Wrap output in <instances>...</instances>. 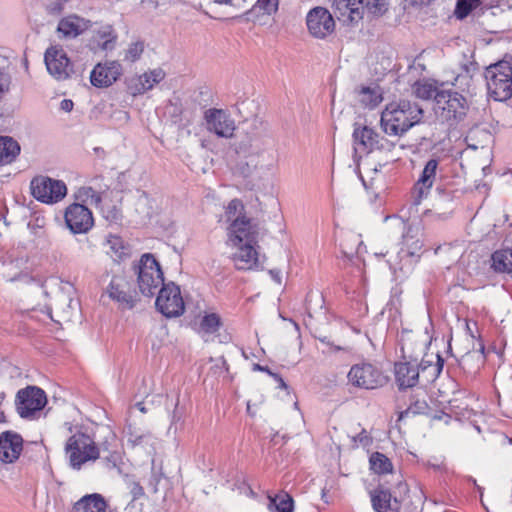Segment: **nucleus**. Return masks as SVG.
Returning <instances> with one entry per match:
<instances>
[{
	"label": "nucleus",
	"mask_w": 512,
	"mask_h": 512,
	"mask_svg": "<svg viewBox=\"0 0 512 512\" xmlns=\"http://www.w3.org/2000/svg\"><path fill=\"white\" fill-rule=\"evenodd\" d=\"M116 444V435L108 430L105 441L99 445L87 434L76 433L70 436L65 445V453L69 466L73 470H81L86 464L95 462L100 452H113Z\"/></svg>",
	"instance_id": "obj_1"
},
{
	"label": "nucleus",
	"mask_w": 512,
	"mask_h": 512,
	"mask_svg": "<svg viewBox=\"0 0 512 512\" xmlns=\"http://www.w3.org/2000/svg\"><path fill=\"white\" fill-rule=\"evenodd\" d=\"M423 109L416 102L400 100L386 106L381 114L382 130L390 136H402L411 127L421 122Z\"/></svg>",
	"instance_id": "obj_2"
},
{
	"label": "nucleus",
	"mask_w": 512,
	"mask_h": 512,
	"mask_svg": "<svg viewBox=\"0 0 512 512\" xmlns=\"http://www.w3.org/2000/svg\"><path fill=\"white\" fill-rule=\"evenodd\" d=\"M435 114L437 118L453 127L463 121L469 109L466 98L452 90H442L436 94Z\"/></svg>",
	"instance_id": "obj_3"
},
{
	"label": "nucleus",
	"mask_w": 512,
	"mask_h": 512,
	"mask_svg": "<svg viewBox=\"0 0 512 512\" xmlns=\"http://www.w3.org/2000/svg\"><path fill=\"white\" fill-rule=\"evenodd\" d=\"M485 80L489 95L496 101H505L512 96V66L500 61L486 68Z\"/></svg>",
	"instance_id": "obj_4"
},
{
	"label": "nucleus",
	"mask_w": 512,
	"mask_h": 512,
	"mask_svg": "<svg viewBox=\"0 0 512 512\" xmlns=\"http://www.w3.org/2000/svg\"><path fill=\"white\" fill-rule=\"evenodd\" d=\"M135 271L137 273L139 290L145 296H153L158 288L164 284V276L160 264L150 253L141 256Z\"/></svg>",
	"instance_id": "obj_5"
},
{
	"label": "nucleus",
	"mask_w": 512,
	"mask_h": 512,
	"mask_svg": "<svg viewBox=\"0 0 512 512\" xmlns=\"http://www.w3.org/2000/svg\"><path fill=\"white\" fill-rule=\"evenodd\" d=\"M30 189L32 196L45 204L58 203L67 195V186L63 181L43 175L31 180Z\"/></svg>",
	"instance_id": "obj_6"
},
{
	"label": "nucleus",
	"mask_w": 512,
	"mask_h": 512,
	"mask_svg": "<svg viewBox=\"0 0 512 512\" xmlns=\"http://www.w3.org/2000/svg\"><path fill=\"white\" fill-rule=\"evenodd\" d=\"M347 379L352 386L366 390L382 387L388 381L382 371L370 363L353 365L347 374Z\"/></svg>",
	"instance_id": "obj_7"
},
{
	"label": "nucleus",
	"mask_w": 512,
	"mask_h": 512,
	"mask_svg": "<svg viewBox=\"0 0 512 512\" xmlns=\"http://www.w3.org/2000/svg\"><path fill=\"white\" fill-rule=\"evenodd\" d=\"M157 310L167 318L178 317L185 311L180 287L173 282L163 284L155 301Z\"/></svg>",
	"instance_id": "obj_8"
},
{
	"label": "nucleus",
	"mask_w": 512,
	"mask_h": 512,
	"mask_svg": "<svg viewBox=\"0 0 512 512\" xmlns=\"http://www.w3.org/2000/svg\"><path fill=\"white\" fill-rule=\"evenodd\" d=\"M205 128L219 138L231 139L235 135L236 123L224 109L209 108L204 112Z\"/></svg>",
	"instance_id": "obj_9"
},
{
	"label": "nucleus",
	"mask_w": 512,
	"mask_h": 512,
	"mask_svg": "<svg viewBox=\"0 0 512 512\" xmlns=\"http://www.w3.org/2000/svg\"><path fill=\"white\" fill-rule=\"evenodd\" d=\"M353 140L355 149L363 152L390 151L394 147L392 142L381 136L373 128L357 123L354 125Z\"/></svg>",
	"instance_id": "obj_10"
},
{
	"label": "nucleus",
	"mask_w": 512,
	"mask_h": 512,
	"mask_svg": "<svg viewBox=\"0 0 512 512\" xmlns=\"http://www.w3.org/2000/svg\"><path fill=\"white\" fill-rule=\"evenodd\" d=\"M46 403L45 392L36 386L19 390L16 396L17 411L22 418L33 417L44 408Z\"/></svg>",
	"instance_id": "obj_11"
},
{
	"label": "nucleus",
	"mask_w": 512,
	"mask_h": 512,
	"mask_svg": "<svg viewBox=\"0 0 512 512\" xmlns=\"http://www.w3.org/2000/svg\"><path fill=\"white\" fill-rule=\"evenodd\" d=\"M73 291L74 288L69 283H65L60 287L51 304L47 307V313L51 319L57 322L71 320L77 304L72 298Z\"/></svg>",
	"instance_id": "obj_12"
},
{
	"label": "nucleus",
	"mask_w": 512,
	"mask_h": 512,
	"mask_svg": "<svg viewBox=\"0 0 512 512\" xmlns=\"http://www.w3.org/2000/svg\"><path fill=\"white\" fill-rule=\"evenodd\" d=\"M65 223L73 234L87 233L94 226L92 212L84 205L73 203L64 214Z\"/></svg>",
	"instance_id": "obj_13"
},
{
	"label": "nucleus",
	"mask_w": 512,
	"mask_h": 512,
	"mask_svg": "<svg viewBox=\"0 0 512 512\" xmlns=\"http://www.w3.org/2000/svg\"><path fill=\"white\" fill-rule=\"evenodd\" d=\"M48 72L57 80L67 79L73 66L64 49L60 46L49 47L44 55Z\"/></svg>",
	"instance_id": "obj_14"
},
{
	"label": "nucleus",
	"mask_w": 512,
	"mask_h": 512,
	"mask_svg": "<svg viewBox=\"0 0 512 512\" xmlns=\"http://www.w3.org/2000/svg\"><path fill=\"white\" fill-rule=\"evenodd\" d=\"M306 24L309 33L319 39H323L333 33L335 21L331 13L323 7L311 9L306 17Z\"/></svg>",
	"instance_id": "obj_15"
},
{
	"label": "nucleus",
	"mask_w": 512,
	"mask_h": 512,
	"mask_svg": "<svg viewBox=\"0 0 512 512\" xmlns=\"http://www.w3.org/2000/svg\"><path fill=\"white\" fill-rule=\"evenodd\" d=\"M407 347L402 346L403 358L402 362L395 363L394 373L396 383L399 389L412 388L418 384L420 371L418 369L417 358L412 355H406Z\"/></svg>",
	"instance_id": "obj_16"
},
{
	"label": "nucleus",
	"mask_w": 512,
	"mask_h": 512,
	"mask_svg": "<svg viewBox=\"0 0 512 512\" xmlns=\"http://www.w3.org/2000/svg\"><path fill=\"white\" fill-rule=\"evenodd\" d=\"M106 293L123 309H132L137 302L135 294L129 289L127 280L120 275L112 277Z\"/></svg>",
	"instance_id": "obj_17"
},
{
	"label": "nucleus",
	"mask_w": 512,
	"mask_h": 512,
	"mask_svg": "<svg viewBox=\"0 0 512 512\" xmlns=\"http://www.w3.org/2000/svg\"><path fill=\"white\" fill-rule=\"evenodd\" d=\"M23 450V438L20 434L8 430L0 433V461L15 463Z\"/></svg>",
	"instance_id": "obj_18"
},
{
	"label": "nucleus",
	"mask_w": 512,
	"mask_h": 512,
	"mask_svg": "<svg viewBox=\"0 0 512 512\" xmlns=\"http://www.w3.org/2000/svg\"><path fill=\"white\" fill-rule=\"evenodd\" d=\"M122 67L117 61L98 63L90 74L91 84L95 87H109L121 75Z\"/></svg>",
	"instance_id": "obj_19"
},
{
	"label": "nucleus",
	"mask_w": 512,
	"mask_h": 512,
	"mask_svg": "<svg viewBox=\"0 0 512 512\" xmlns=\"http://www.w3.org/2000/svg\"><path fill=\"white\" fill-rule=\"evenodd\" d=\"M438 160L430 159L425 164L422 173L412 190L413 202L419 205L423 198H426L436 179Z\"/></svg>",
	"instance_id": "obj_20"
},
{
	"label": "nucleus",
	"mask_w": 512,
	"mask_h": 512,
	"mask_svg": "<svg viewBox=\"0 0 512 512\" xmlns=\"http://www.w3.org/2000/svg\"><path fill=\"white\" fill-rule=\"evenodd\" d=\"M92 27L90 20L76 14L63 17L57 26V33L60 38L74 39Z\"/></svg>",
	"instance_id": "obj_21"
},
{
	"label": "nucleus",
	"mask_w": 512,
	"mask_h": 512,
	"mask_svg": "<svg viewBox=\"0 0 512 512\" xmlns=\"http://www.w3.org/2000/svg\"><path fill=\"white\" fill-rule=\"evenodd\" d=\"M228 244L239 245L244 243H256V231L254 230L251 220L245 218L236 220L227 227Z\"/></svg>",
	"instance_id": "obj_22"
},
{
	"label": "nucleus",
	"mask_w": 512,
	"mask_h": 512,
	"mask_svg": "<svg viewBox=\"0 0 512 512\" xmlns=\"http://www.w3.org/2000/svg\"><path fill=\"white\" fill-rule=\"evenodd\" d=\"M117 33L112 25L103 24L93 29L89 47L93 51H111L115 48Z\"/></svg>",
	"instance_id": "obj_23"
},
{
	"label": "nucleus",
	"mask_w": 512,
	"mask_h": 512,
	"mask_svg": "<svg viewBox=\"0 0 512 512\" xmlns=\"http://www.w3.org/2000/svg\"><path fill=\"white\" fill-rule=\"evenodd\" d=\"M334 13L344 23L358 22L363 17L361 0H334Z\"/></svg>",
	"instance_id": "obj_24"
},
{
	"label": "nucleus",
	"mask_w": 512,
	"mask_h": 512,
	"mask_svg": "<svg viewBox=\"0 0 512 512\" xmlns=\"http://www.w3.org/2000/svg\"><path fill=\"white\" fill-rule=\"evenodd\" d=\"M256 243H244L232 245L235 250L232 253L234 265L239 270H250L257 266L258 253L255 249Z\"/></svg>",
	"instance_id": "obj_25"
},
{
	"label": "nucleus",
	"mask_w": 512,
	"mask_h": 512,
	"mask_svg": "<svg viewBox=\"0 0 512 512\" xmlns=\"http://www.w3.org/2000/svg\"><path fill=\"white\" fill-rule=\"evenodd\" d=\"M165 77V72L161 68L153 69L137 77L136 84L130 86L133 95L142 94L151 90L156 84L160 83Z\"/></svg>",
	"instance_id": "obj_26"
},
{
	"label": "nucleus",
	"mask_w": 512,
	"mask_h": 512,
	"mask_svg": "<svg viewBox=\"0 0 512 512\" xmlns=\"http://www.w3.org/2000/svg\"><path fill=\"white\" fill-rule=\"evenodd\" d=\"M107 502L101 494H87L73 505L71 512H106Z\"/></svg>",
	"instance_id": "obj_27"
},
{
	"label": "nucleus",
	"mask_w": 512,
	"mask_h": 512,
	"mask_svg": "<svg viewBox=\"0 0 512 512\" xmlns=\"http://www.w3.org/2000/svg\"><path fill=\"white\" fill-rule=\"evenodd\" d=\"M444 86V83H438L434 80H419L415 82L413 85V93L417 98L423 99V100H429L431 98H434L436 101V94H439L440 91L444 90L442 87Z\"/></svg>",
	"instance_id": "obj_28"
},
{
	"label": "nucleus",
	"mask_w": 512,
	"mask_h": 512,
	"mask_svg": "<svg viewBox=\"0 0 512 512\" xmlns=\"http://www.w3.org/2000/svg\"><path fill=\"white\" fill-rule=\"evenodd\" d=\"M107 254L114 261H122L130 256V248L117 235H108L106 238Z\"/></svg>",
	"instance_id": "obj_29"
},
{
	"label": "nucleus",
	"mask_w": 512,
	"mask_h": 512,
	"mask_svg": "<svg viewBox=\"0 0 512 512\" xmlns=\"http://www.w3.org/2000/svg\"><path fill=\"white\" fill-rule=\"evenodd\" d=\"M127 437L128 443L131 444L132 447L152 446L155 440L153 434L150 431L141 429L134 425H129L127 427Z\"/></svg>",
	"instance_id": "obj_30"
},
{
	"label": "nucleus",
	"mask_w": 512,
	"mask_h": 512,
	"mask_svg": "<svg viewBox=\"0 0 512 512\" xmlns=\"http://www.w3.org/2000/svg\"><path fill=\"white\" fill-rule=\"evenodd\" d=\"M20 153V146L17 141L8 136L0 137V164H9L15 160Z\"/></svg>",
	"instance_id": "obj_31"
},
{
	"label": "nucleus",
	"mask_w": 512,
	"mask_h": 512,
	"mask_svg": "<svg viewBox=\"0 0 512 512\" xmlns=\"http://www.w3.org/2000/svg\"><path fill=\"white\" fill-rule=\"evenodd\" d=\"M492 267L496 272L512 273V249L494 252L492 254Z\"/></svg>",
	"instance_id": "obj_32"
},
{
	"label": "nucleus",
	"mask_w": 512,
	"mask_h": 512,
	"mask_svg": "<svg viewBox=\"0 0 512 512\" xmlns=\"http://www.w3.org/2000/svg\"><path fill=\"white\" fill-rule=\"evenodd\" d=\"M269 510L271 512H293L294 501L287 493H280L275 496H269Z\"/></svg>",
	"instance_id": "obj_33"
},
{
	"label": "nucleus",
	"mask_w": 512,
	"mask_h": 512,
	"mask_svg": "<svg viewBox=\"0 0 512 512\" xmlns=\"http://www.w3.org/2000/svg\"><path fill=\"white\" fill-rule=\"evenodd\" d=\"M244 211L245 209L242 201L239 199H232L225 207L223 219L227 223L233 224L236 220L238 221L246 218Z\"/></svg>",
	"instance_id": "obj_34"
},
{
	"label": "nucleus",
	"mask_w": 512,
	"mask_h": 512,
	"mask_svg": "<svg viewBox=\"0 0 512 512\" xmlns=\"http://www.w3.org/2000/svg\"><path fill=\"white\" fill-rule=\"evenodd\" d=\"M369 463L370 468L377 474H387L393 470V464L390 459L380 452L372 453Z\"/></svg>",
	"instance_id": "obj_35"
},
{
	"label": "nucleus",
	"mask_w": 512,
	"mask_h": 512,
	"mask_svg": "<svg viewBox=\"0 0 512 512\" xmlns=\"http://www.w3.org/2000/svg\"><path fill=\"white\" fill-rule=\"evenodd\" d=\"M372 506L376 512H387L391 507V493L387 490H376L372 495Z\"/></svg>",
	"instance_id": "obj_36"
},
{
	"label": "nucleus",
	"mask_w": 512,
	"mask_h": 512,
	"mask_svg": "<svg viewBox=\"0 0 512 512\" xmlns=\"http://www.w3.org/2000/svg\"><path fill=\"white\" fill-rule=\"evenodd\" d=\"M360 102L370 108H374L381 101L382 97L377 89L370 87H362L359 91Z\"/></svg>",
	"instance_id": "obj_37"
},
{
	"label": "nucleus",
	"mask_w": 512,
	"mask_h": 512,
	"mask_svg": "<svg viewBox=\"0 0 512 512\" xmlns=\"http://www.w3.org/2000/svg\"><path fill=\"white\" fill-rule=\"evenodd\" d=\"M222 325L221 318L216 313H210L203 316L200 322V330L206 334L216 333Z\"/></svg>",
	"instance_id": "obj_38"
},
{
	"label": "nucleus",
	"mask_w": 512,
	"mask_h": 512,
	"mask_svg": "<svg viewBox=\"0 0 512 512\" xmlns=\"http://www.w3.org/2000/svg\"><path fill=\"white\" fill-rule=\"evenodd\" d=\"M444 365V360L441 356H437L436 365H431L430 367H422V369H419L420 376L426 381V382H433L435 381Z\"/></svg>",
	"instance_id": "obj_39"
},
{
	"label": "nucleus",
	"mask_w": 512,
	"mask_h": 512,
	"mask_svg": "<svg viewBox=\"0 0 512 512\" xmlns=\"http://www.w3.org/2000/svg\"><path fill=\"white\" fill-rule=\"evenodd\" d=\"M362 6L373 15H382L387 10V0H361Z\"/></svg>",
	"instance_id": "obj_40"
},
{
	"label": "nucleus",
	"mask_w": 512,
	"mask_h": 512,
	"mask_svg": "<svg viewBox=\"0 0 512 512\" xmlns=\"http://www.w3.org/2000/svg\"><path fill=\"white\" fill-rule=\"evenodd\" d=\"M479 0H458L455 15L459 19L465 18L474 8L479 5Z\"/></svg>",
	"instance_id": "obj_41"
},
{
	"label": "nucleus",
	"mask_w": 512,
	"mask_h": 512,
	"mask_svg": "<svg viewBox=\"0 0 512 512\" xmlns=\"http://www.w3.org/2000/svg\"><path fill=\"white\" fill-rule=\"evenodd\" d=\"M144 51L143 42L137 41L131 43L125 51L124 60L129 62L137 61Z\"/></svg>",
	"instance_id": "obj_42"
},
{
	"label": "nucleus",
	"mask_w": 512,
	"mask_h": 512,
	"mask_svg": "<svg viewBox=\"0 0 512 512\" xmlns=\"http://www.w3.org/2000/svg\"><path fill=\"white\" fill-rule=\"evenodd\" d=\"M79 195L83 201L90 199L91 204L97 205L101 202L100 195L92 187H82L79 189Z\"/></svg>",
	"instance_id": "obj_43"
},
{
	"label": "nucleus",
	"mask_w": 512,
	"mask_h": 512,
	"mask_svg": "<svg viewBox=\"0 0 512 512\" xmlns=\"http://www.w3.org/2000/svg\"><path fill=\"white\" fill-rule=\"evenodd\" d=\"M257 6L264 12L271 14L278 9V0H257Z\"/></svg>",
	"instance_id": "obj_44"
},
{
	"label": "nucleus",
	"mask_w": 512,
	"mask_h": 512,
	"mask_svg": "<svg viewBox=\"0 0 512 512\" xmlns=\"http://www.w3.org/2000/svg\"><path fill=\"white\" fill-rule=\"evenodd\" d=\"M437 356H440L439 354L435 353H426L420 364H418V369H422V367H430L431 365H436Z\"/></svg>",
	"instance_id": "obj_45"
},
{
	"label": "nucleus",
	"mask_w": 512,
	"mask_h": 512,
	"mask_svg": "<svg viewBox=\"0 0 512 512\" xmlns=\"http://www.w3.org/2000/svg\"><path fill=\"white\" fill-rule=\"evenodd\" d=\"M250 127L253 132H256L258 130H265L266 124L261 119L254 118L250 122Z\"/></svg>",
	"instance_id": "obj_46"
},
{
	"label": "nucleus",
	"mask_w": 512,
	"mask_h": 512,
	"mask_svg": "<svg viewBox=\"0 0 512 512\" xmlns=\"http://www.w3.org/2000/svg\"><path fill=\"white\" fill-rule=\"evenodd\" d=\"M73 102L70 99H64L60 103L61 110L65 112H70L73 109Z\"/></svg>",
	"instance_id": "obj_47"
},
{
	"label": "nucleus",
	"mask_w": 512,
	"mask_h": 512,
	"mask_svg": "<svg viewBox=\"0 0 512 512\" xmlns=\"http://www.w3.org/2000/svg\"><path fill=\"white\" fill-rule=\"evenodd\" d=\"M62 10H63V4L61 1L54 2L50 6L51 13L59 14L62 12Z\"/></svg>",
	"instance_id": "obj_48"
},
{
	"label": "nucleus",
	"mask_w": 512,
	"mask_h": 512,
	"mask_svg": "<svg viewBox=\"0 0 512 512\" xmlns=\"http://www.w3.org/2000/svg\"><path fill=\"white\" fill-rule=\"evenodd\" d=\"M271 377H273L274 380L278 383V387L280 389H287L288 388L287 384L285 383V381L283 380V378L279 374L274 373V374H272Z\"/></svg>",
	"instance_id": "obj_49"
},
{
	"label": "nucleus",
	"mask_w": 512,
	"mask_h": 512,
	"mask_svg": "<svg viewBox=\"0 0 512 512\" xmlns=\"http://www.w3.org/2000/svg\"><path fill=\"white\" fill-rule=\"evenodd\" d=\"M414 245H415V246H414V250H413V251H410V250L406 251V255H407V256H409V257H414V256L419 257V255L417 254V252H418V251H420V249H421L422 245L419 243V241H416V242L414 243Z\"/></svg>",
	"instance_id": "obj_50"
},
{
	"label": "nucleus",
	"mask_w": 512,
	"mask_h": 512,
	"mask_svg": "<svg viewBox=\"0 0 512 512\" xmlns=\"http://www.w3.org/2000/svg\"><path fill=\"white\" fill-rule=\"evenodd\" d=\"M269 274L276 283L281 284V274L279 270L272 269L269 271Z\"/></svg>",
	"instance_id": "obj_51"
},
{
	"label": "nucleus",
	"mask_w": 512,
	"mask_h": 512,
	"mask_svg": "<svg viewBox=\"0 0 512 512\" xmlns=\"http://www.w3.org/2000/svg\"><path fill=\"white\" fill-rule=\"evenodd\" d=\"M425 407H426V403L424 401L423 402L417 401L415 403V409L412 408V407H409L407 412L408 411H413L414 413H416V412H419L420 410L424 409Z\"/></svg>",
	"instance_id": "obj_52"
},
{
	"label": "nucleus",
	"mask_w": 512,
	"mask_h": 512,
	"mask_svg": "<svg viewBox=\"0 0 512 512\" xmlns=\"http://www.w3.org/2000/svg\"><path fill=\"white\" fill-rule=\"evenodd\" d=\"M254 369H255V370H258V371L265 372V373H267V374H268V375H270V376H272V374H274V372H272V371L269 369V367H267V366H261V365H259V364H256V365L254 366Z\"/></svg>",
	"instance_id": "obj_53"
},
{
	"label": "nucleus",
	"mask_w": 512,
	"mask_h": 512,
	"mask_svg": "<svg viewBox=\"0 0 512 512\" xmlns=\"http://www.w3.org/2000/svg\"><path fill=\"white\" fill-rule=\"evenodd\" d=\"M472 358H473V355H466V356H464L462 358V360H461V363H460L461 366L463 368H465L468 365V363L472 360Z\"/></svg>",
	"instance_id": "obj_54"
},
{
	"label": "nucleus",
	"mask_w": 512,
	"mask_h": 512,
	"mask_svg": "<svg viewBox=\"0 0 512 512\" xmlns=\"http://www.w3.org/2000/svg\"><path fill=\"white\" fill-rule=\"evenodd\" d=\"M133 493H134V497H138V496L144 495V491H143V488L141 486L135 487L134 490H133Z\"/></svg>",
	"instance_id": "obj_55"
},
{
	"label": "nucleus",
	"mask_w": 512,
	"mask_h": 512,
	"mask_svg": "<svg viewBox=\"0 0 512 512\" xmlns=\"http://www.w3.org/2000/svg\"><path fill=\"white\" fill-rule=\"evenodd\" d=\"M396 220H397L398 226L404 232L406 230V228H407V224L403 220H401V219H396Z\"/></svg>",
	"instance_id": "obj_56"
},
{
	"label": "nucleus",
	"mask_w": 512,
	"mask_h": 512,
	"mask_svg": "<svg viewBox=\"0 0 512 512\" xmlns=\"http://www.w3.org/2000/svg\"><path fill=\"white\" fill-rule=\"evenodd\" d=\"M469 76H468V70L466 71V75L463 76V75H458L456 78H455V81L452 83L453 85H456L457 82L461 79V78H465L467 79Z\"/></svg>",
	"instance_id": "obj_57"
},
{
	"label": "nucleus",
	"mask_w": 512,
	"mask_h": 512,
	"mask_svg": "<svg viewBox=\"0 0 512 512\" xmlns=\"http://www.w3.org/2000/svg\"><path fill=\"white\" fill-rule=\"evenodd\" d=\"M358 440H359L361 443H363V442H364V440H368V437H367V435H365V434H364V431H363L361 434H359V435H358Z\"/></svg>",
	"instance_id": "obj_58"
},
{
	"label": "nucleus",
	"mask_w": 512,
	"mask_h": 512,
	"mask_svg": "<svg viewBox=\"0 0 512 512\" xmlns=\"http://www.w3.org/2000/svg\"><path fill=\"white\" fill-rule=\"evenodd\" d=\"M137 406H138V408H139V410H140L141 412H143V413H145V412H146V408L142 405V403H138V404H137Z\"/></svg>",
	"instance_id": "obj_59"
},
{
	"label": "nucleus",
	"mask_w": 512,
	"mask_h": 512,
	"mask_svg": "<svg viewBox=\"0 0 512 512\" xmlns=\"http://www.w3.org/2000/svg\"><path fill=\"white\" fill-rule=\"evenodd\" d=\"M121 114H122L123 119H124L125 121H128V119H129V115H128V113H127V112H121Z\"/></svg>",
	"instance_id": "obj_60"
},
{
	"label": "nucleus",
	"mask_w": 512,
	"mask_h": 512,
	"mask_svg": "<svg viewBox=\"0 0 512 512\" xmlns=\"http://www.w3.org/2000/svg\"><path fill=\"white\" fill-rule=\"evenodd\" d=\"M412 4H417L419 0H410Z\"/></svg>",
	"instance_id": "obj_61"
},
{
	"label": "nucleus",
	"mask_w": 512,
	"mask_h": 512,
	"mask_svg": "<svg viewBox=\"0 0 512 512\" xmlns=\"http://www.w3.org/2000/svg\"><path fill=\"white\" fill-rule=\"evenodd\" d=\"M403 237L405 239V244H407L408 243V237L407 236H403Z\"/></svg>",
	"instance_id": "obj_62"
},
{
	"label": "nucleus",
	"mask_w": 512,
	"mask_h": 512,
	"mask_svg": "<svg viewBox=\"0 0 512 512\" xmlns=\"http://www.w3.org/2000/svg\"><path fill=\"white\" fill-rule=\"evenodd\" d=\"M470 480L473 482V484H476V480L475 479L470 478Z\"/></svg>",
	"instance_id": "obj_63"
},
{
	"label": "nucleus",
	"mask_w": 512,
	"mask_h": 512,
	"mask_svg": "<svg viewBox=\"0 0 512 512\" xmlns=\"http://www.w3.org/2000/svg\"><path fill=\"white\" fill-rule=\"evenodd\" d=\"M511 226H512V222H511Z\"/></svg>",
	"instance_id": "obj_64"
}]
</instances>
